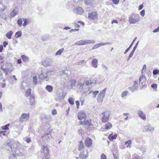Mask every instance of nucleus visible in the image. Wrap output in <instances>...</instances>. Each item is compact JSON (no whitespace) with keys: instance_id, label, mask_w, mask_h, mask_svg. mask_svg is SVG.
<instances>
[{"instance_id":"nucleus-21","label":"nucleus","mask_w":159,"mask_h":159,"mask_svg":"<svg viewBox=\"0 0 159 159\" xmlns=\"http://www.w3.org/2000/svg\"><path fill=\"white\" fill-rule=\"evenodd\" d=\"M88 156V154H84V152H82L79 154V157L81 159H86Z\"/></svg>"},{"instance_id":"nucleus-29","label":"nucleus","mask_w":159,"mask_h":159,"mask_svg":"<svg viewBox=\"0 0 159 159\" xmlns=\"http://www.w3.org/2000/svg\"><path fill=\"white\" fill-rule=\"evenodd\" d=\"M98 93L99 91L98 90H96L94 91H90L89 92V94L92 93L93 97L95 98L96 97V95L98 94Z\"/></svg>"},{"instance_id":"nucleus-56","label":"nucleus","mask_w":159,"mask_h":159,"mask_svg":"<svg viewBox=\"0 0 159 159\" xmlns=\"http://www.w3.org/2000/svg\"><path fill=\"white\" fill-rule=\"evenodd\" d=\"M31 89H29L26 92V94L28 95H30L31 94Z\"/></svg>"},{"instance_id":"nucleus-9","label":"nucleus","mask_w":159,"mask_h":159,"mask_svg":"<svg viewBox=\"0 0 159 159\" xmlns=\"http://www.w3.org/2000/svg\"><path fill=\"white\" fill-rule=\"evenodd\" d=\"M41 153L44 154V156H47L49 153V149L47 146H43L42 150H41Z\"/></svg>"},{"instance_id":"nucleus-38","label":"nucleus","mask_w":159,"mask_h":159,"mask_svg":"<svg viewBox=\"0 0 159 159\" xmlns=\"http://www.w3.org/2000/svg\"><path fill=\"white\" fill-rule=\"evenodd\" d=\"M92 0H85L84 2L87 5H90L93 3Z\"/></svg>"},{"instance_id":"nucleus-20","label":"nucleus","mask_w":159,"mask_h":159,"mask_svg":"<svg viewBox=\"0 0 159 159\" xmlns=\"http://www.w3.org/2000/svg\"><path fill=\"white\" fill-rule=\"evenodd\" d=\"M29 99L30 105H34L36 103L34 97L33 96H31Z\"/></svg>"},{"instance_id":"nucleus-40","label":"nucleus","mask_w":159,"mask_h":159,"mask_svg":"<svg viewBox=\"0 0 159 159\" xmlns=\"http://www.w3.org/2000/svg\"><path fill=\"white\" fill-rule=\"evenodd\" d=\"M22 19L23 20L24 23L23 24V26L24 27L28 23V21L26 18H22Z\"/></svg>"},{"instance_id":"nucleus-45","label":"nucleus","mask_w":159,"mask_h":159,"mask_svg":"<svg viewBox=\"0 0 159 159\" xmlns=\"http://www.w3.org/2000/svg\"><path fill=\"white\" fill-rule=\"evenodd\" d=\"M76 84L75 80H72L70 81V85L71 87L75 86Z\"/></svg>"},{"instance_id":"nucleus-27","label":"nucleus","mask_w":159,"mask_h":159,"mask_svg":"<svg viewBox=\"0 0 159 159\" xmlns=\"http://www.w3.org/2000/svg\"><path fill=\"white\" fill-rule=\"evenodd\" d=\"M7 8V6L4 5H3L2 3L0 1V11H4Z\"/></svg>"},{"instance_id":"nucleus-7","label":"nucleus","mask_w":159,"mask_h":159,"mask_svg":"<svg viewBox=\"0 0 159 159\" xmlns=\"http://www.w3.org/2000/svg\"><path fill=\"white\" fill-rule=\"evenodd\" d=\"M143 130L145 132H148L152 133L154 130V128L152 127L150 124H148L147 125L145 126Z\"/></svg>"},{"instance_id":"nucleus-61","label":"nucleus","mask_w":159,"mask_h":159,"mask_svg":"<svg viewBox=\"0 0 159 159\" xmlns=\"http://www.w3.org/2000/svg\"><path fill=\"white\" fill-rule=\"evenodd\" d=\"M157 87V85L156 84H153L151 85V87L154 89H156Z\"/></svg>"},{"instance_id":"nucleus-43","label":"nucleus","mask_w":159,"mask_h":159,"mask_svg":"<svg viewBox=\"0 0 159 159\" xmlns=\"http://www.w3.org/2000/svg\"><path fill=\"white\" fill-rule=\"evenodd\" d=\"M68 101L69 103L71 105H73L74 104V100L72 98H69Z\"/></svg>"},{"instance_id":"nucleus-48","label":"nucleus","mask_w":159,"mask_h":159,"mask_svg":"<svg viewBox=\"0 0 159 159\" xmlns=\"http://www.w3.org/2000/svg\"><path fill=\"white\" fill-rule=\"evenodd\" d=\"M131 143V141L130 140H129L125 143V144H127V147H130Z\"/></svg>"},{"instance_id":"nucleus-11","label":"nucleus","mask_w":159,"mask_h":159,"mask_svg":"<svg viewBox=\"0 0 159 159\" xmlns=\"http://www.w3.org/2000/svg\"><path fill=\"white\" fill-rule=\"evenodd\" d=\"M86 115L85 111H81L78 113V118L80 120L83 119L86 117Z\"/></svg>"},{"instance_id":"nucleus-60","label":"nucleus","mask_w":159,"mask_h":159,"mask_svg":"<svg viewBox=\"0 0 159 159\" xmlns=\"http://www.w3.org/2000/svg\"><path fill=\"white\" fill-rule=\"evenodd\" d=\"M52 114L53 115H55L57 114V111L56 109H53L52 111Z\"/></svg>"},{"instance_id":"nucleus-46","label":"nucleus","mask_w":159,"mask_h":159,"mask_svg":"<svg viewBox=\"0 0 159 159\" xmlns=\"http://www.w3.org/2000/svg\"><path fill=\"white\" fill-rule=\"evenodd\" d=\"M159 73V70L157 69H154L153 71V75H156Z\"/></svg>"},{"instance_id":"nucleus-33","label":"nucleus","mask_w":159,"mask_h":159,"mask_svg":"<svg viewBox=\"0 0 159 159\" xmlns=\"http://www.w3.org/2000/svg\"><path fill=\"white\" fill-rule=\"evenodd\" d=\"M112 127V125L111 123L110 122H108L105 125V129H107L111 128Z\"/></svg>"},{"instance_id":"nucleus-8","label":"nucleus","mask_w":159,"mask_h":159,"mask_svg":"<svg viewBox=\"0 0 159 159\" xmlns=\"http://www.w3.org/2000/svg\"><path fill=\"white\" fill-rule=\"evenodd\" d=\"M139 88V85L138 81H134L132 87L129 88L130 90L132 92H134L137 90Z\"/></svg>"},{"instance_id":"nucleus-1","label":"nucleus","mask_w":159,"mask_h":159,"mask_svg":"<svg viewBox=\"0 0 159 159\" xmlns=\"http://www.w3.org/2000/svg\"><path fill=\"white\" fill-rule=\"evenodd\" d=\"M139 20V16L137 14L132 13L129 17L128 21L130 24H135Z\"/></svg>"},{"instance_id":"nucleus-10","label":"nucleus","mask_w":159,"mask_h":159,"mask_svg":"<svg viewBox=\"0 0 159 159\" xmlns=\"http://www.w3.org/2000/svg\"><path fill=\"white\" fill-rule=\"evenodd\" d=\"M52 60L49 59H46L42 62V65L45 67L50 66L52 64Z\"/></svg>"},{"instance_id":"nucleus-12","label":"nucleus","mask_w":159,"mask_h":159,"mask_svg":"<svg viewBox=\"0 0 159 159\" xmlns=\"http://www.w3.org/2000/svg\"><path fill=\"white\" fill-rule=\"evenodd\" d=\"M92 144V139L89 138H87L85 141V146L88 148L90 147Z\"/></svg>"},{"instance_id":"nucleus-35","label":"nucleus","mask_w":159,"mask_h":159,"mask_svg":"<svg viewBox=\"0 0 159 159\" xmlns=\"http://www.w3.org/2000/svg\"><path fill=\"white\" fill-rule=\"evenodd\" d=\"M46 89L49 92H51L52 91L53 87L51 85H47L46 87Z\"/></svg>"},{"instance_id":"nucleus-53","label":"nucleus","mask_w":159,"mask_h":159,"mask_svg":"<svg viewBox=\"0 0 159 159\" xmlns=\"http://www.w3.org/2000/svg\"><path fill=\"white\" fill-rule=\"evenodd\" d=\"M113 2L115 4H117L119 2V0H112Z\"/></svg>"},{"instance_id":"nucleus-6","label":"nucleus","mask_w":159,"mask_h":159,"mask_svg":"<svg viewBox=\"0 0 159 159\" xmlns=\"http://www.w3.org/2000/svg\"><path fill=\"white\" fill-rule=\"evenodd\" d=\"M103 117L102 118V121L103 122L105 123L107 121L109 118V114L107 112H103L102 113Z\"/></svg>"},{"instance_id":"nucleus-16","label":"nucleus","mask_w":159,"mask_h":159,"mask_svg":"<svg viewBox=\"0 0 159 159\" xmlns=\"http://www.w3.org/2000/svg\"><path fill=\"white\" fill-rule=\"evenodd\" d=\"M137 113L139 117L143 120H146L145 115L142 111H138Z\"/></svg>"},{"instance_id":"nucleus-18","label":"nucleus","mask_w":159,"mask_h":159,"mask_svg":"<svg viewBox=\"0 0 159 159\" xmlns=\"http://www.w3.org/2000/svg\"><path fill=\"white\" fill-rule=\"evenodd\" d=\"M98 60L95 58H93L92 61V66L95 68L98 67Z\"/></svg>"},{"instance_id":"nucleus-49","label":"nucleus","mask_w":159,"mask_h":159,"mask_svg":"<svg viewBox=\"0 0 159 159\" xmlns=\"http://www.w3.org/2000/svg\"><path fill=\"white\" fill-rule=\"evenodd\" d=\"M100 47L102 46H104L106 45H110L111 44V42H107L106 43H99Z\"/></svg>"},{"instance_id":"nucleus-3","label":"nucleus","mask_w":159,"mask_h":159,"mask_svg":"<svg viewBox=\"0 0 159 159\" xmlns=\"http://www.w3.org/2000/svg\"><path fill=\"white\" fill-rule=\"evenodd\" d=\"M107 88H105L100 91L99 94L97 96V101L99 103H101L102 101L103 98H104Z\"/></svg>"},{"instance_id":"nucleus-41","label":"nucleus","mask_w":159,"mask_h":159,"mask_svg":"<svg viewBox=\"0 0 159 159\" xmlns=\"http://www.w3.org/2000/svg\"><path fill=\"white\" fill-rule=\"evenodd\" d=\"M22 19V18H20L17 21V23L20 27H21L22 25L23 22Z\"/></svg>"},{"instance_id":"nucleus-25","label":"nucleus","mask_w":159,"mask_h":159,"mask_svg":"<svg viewBox=\"0 0 159 159\" xmlns=\"http://www.w3.org/2000/svg\"><path fill=\"white\" fill-rule=\"evenodd\" d=\"M65 95H64L63 93H61L58 94L57 97V100H60L63 99L65 98Z\"/></svg>"},{"instance_id":"nucleus-30","label":"nucleus","mask_w":159,"mask_h":159,"mask_svg":"<svg viewBox=\"0 0 159 159\" xmlns=\"http://www.w3.org/2000/svg\"><path fill=\"white\" fill-rule=\"evenodd\" d=\"M4 11H0V17L4 20H6V15L3 12Z\"/></svg>"},{"instance_id":"nucleus-5","label":"nucleus","mask_w":159,"mask_h":159,"mask_svg":"<svg viewBox=\"0 0 159 159\" xmlns=\"http://www.w3.org/2000/svg\"><path fill=\"white\" fill-rule=\"evenodd\" d=\"M29 113L28 114L23 113L22 114L21 116L20 119V122H23L25 121H26L28 120L29 118Z\"/></svg>"},{"instance_id":"nucleus-32","label":"nucleus","mask_w":159,"mask_h":159,"mask_svg":"<svg viewBox=\"0 0 159 159\" xmlns=\"http://www.w3.org/2000/svg\"><path fill=\"white\" fill-rule=\"evenodd\" d=\"M91 119L89 120H87L86 121L84 122L83 125H87L88 126H89L91 125Z\"/></svg>"},{"instance_id":"nucleus-51","label":"nucleus","mask_w":159,"mask_h":159,"mask_svg":"<svg viewBox=\"0 0 159 159\" xmlns=\"http://www.w3.org/2000/svg\"><path fill=\"white\" fill-rule=\"evenodd\" d=\"M100 159H107V157L104 154L102 153L101 155Z\"/></svg>"},{"instance_id":"nucleus-54","label":"nucleus","mask_w":159,"mask_h":159,"mask_svg":"<svg viewBox=\"0 0 159 159\" xmlns=\"http://www.w3.org/2000/svg\"><path fill=\"white\" fill-rule=\"evenodd\" d=\"M139 42V41H138L137 42V43H136L134 47L133 50H134V51H135L137 48V47L138 46V45Z\"/></svg>"},{"instance_id":"nucleus-31","label":"nucleus","mask_w":159,"mask_h":159,"mask_svg":"<svg viewBox=\"0 0 159 159\" xmlns=\"http://www.w3.org/2000/svg\"><path fill=\"white\" fill-rule=\"evenodd\" d=\"M21 57L22 60L25 62H28L29 61V58L24 55H22Z\"/></svg>"},{"instance_id":"nucleus-13","label":"nucleus","mask_w":159,"mask_h":159,"mask_svg":"<svg viewBox=\"0 0 159 159\" xmlns=\"http://www.w3.org/2000/svg\"><path fill=\"white\" fill-rule=\"evenodd\" d=\"M42 138L46 141H48L50 139H52V137L50 134H46L43 135L42 136Z\"/></svg>"},{"instance_id":"nucleus-24","label":"nucleus","mask_w":159,"mask_h":159,"mask_svg":"<svg viewBox=\"0 0 159 159\" xmlns=\"http://www.w3.org/2000/svg\"><path fill=\"white\" fill-rule=\"evenodd\" d=\"M75 45H82L86 44L85 40H81L75 43Z\"/></svg>"},{"instance_id":"nucleus-59","label":"nucleus","mask_w":159,"mask_h":159,"mask_svg":"<svg viewBox=\"0 0 159 159\" xmlns=\"http://www.w3.org/2000/svg\"><path fill=\"white\" fill-rule=\"evenodd\" d=\"M3 70L5 73V75H8V72L7 71L6 68H2Z\"/></svg>"},{"instance_id":"nucleus-14","label":"nucleus","mask_w":159,"mask_h":159,"mask_svg":"<svg viewBox=\"0 0 159 159\" xmlns=\"http://www.w3.org/2000/svg\"><path fill=\"white\" fill-rule=\"evenodd\" d=\"M146 77L143 75H142L139 78V84L141 86L143 85V83L146 82Z\"/></svg>"},{"instance_id":"nucleus-34","label":"nucleus","mask_w":159,"mask_h":159,"mask_svg":"<svg viewBox=\"0 0 159 159\" xmlns=\"http://www.w3.org/2000/svg\"><path fill=\"white\" fill-rule=\"evenodd\" d=\"M22 35V32L20 31H18L15 33V37L16 38H18L21 36Z\"/></svg>"},{"instance_id":"nucleus-19","label":"nucleus","mask_w":159,"mask_h":159,"mask_svg":"<svg viewBox=\"0 0 159 159\" xmlns=\"http://www.w3.org/2000/svg\"><path fill=\"white\" fill-rule=\"evenodd\" d=\"M7 71L8 72V74H11L13 70V67L11 64H8L7 66L6 67Z\"/></svg>"},{"instance_id":"nucleus-55","label":"nucleus","mask_w":159,"mask_h":159,"mask_svg":"<svg viewBox=\"0 0 159 159\" xmlns=\"http://www.w3.org/2000/svg\"><path fill=\"white\" fill-rule=\"evenodd\" d=\"M102 66L105 71H106L108 69L107 66L104 64L102 65Z\"/></svg>"},{"instance_id":"nucleus-44","label":"nucleus","mask_w":159,"mask_h":159,"mask_svg":"<svg viewBox=\"0 0 159 159\" xmlns=\"http://www.w3.org/2000/svg\"><path fill=\"white\" fill-rule=\"evenodd\" d=\"M33 84L34 85H36L37 83V77L36 76H34L33 77Z\"/></svg>"},{"instance_id":"nucleus-37","label":"nucleus","mask_w":159,"mask_h":159,"mask_svg":"<svg viewBox=\"0 0 159 159\" xmlns=\"http://www.w3.org/2000/svg\"><path fill=\"white\" fill-rule=\"evenodd\" d=\"M64 48H62L61 49L57 51L55 53L56 56L59 55H61L62 52L64 51Z\"/></svg>"},{"instance_id":"nucleus-26","label":"nucleus","mask_w":159,"mask_h":159,"mask_svg":"<svg viewBox=\"0 0 159 159\" xmlns=\"http://www.w3.org/2000/svg\"><path fill=\"white\" fill-rule=\"evenodd\" d=\"M13 34V31H10L6 34V36L8 39H11V36Z\"/></svg>"},{"instance_id":"nucleus-23","label":"nucleus","mask_w":159,"mask_h":159,"mask_svg":"<svg viewBox=\"0 0 159 159\" xmlns=\"http://www.w3.org/2000/svg\"><path fill=\"white\" fill-rule=\"evenodd\" d=\"M117 134H115L114 135L112 134H111L108 137L109 139L111 141H113L114 139H116L117 137Z\"/></svg>"},{"instance_id":"nucleus-42","label":"nucleus","mask_w":159,"mask_h":159,"mask_svg":"<svg viewBox=\"0 0 159 159\" xmlns=\"http://www.w3.org/2000/svg\"><path fill=\"white\" fill-rule=\"evenodd\" d=\"M10 124H7L5 126L2 127V129L3 130H7L8 129V126L10 125Z\"/></svg>"},{"instance_id":"nucleus-2","label":"nucleus","mask_w":159,"mask_h":159,"mask_svg":"<svg viewBox=\"0 0 159 159\" xmlns=\"http://www.w3.org/2000/svg\"><path fill=\"white\" fill-rule=\"evenodd\" d=\"M6 149L16 152L17 148V145L15 141H11L7 144L6 146Z\"/></svg>"},{"instance_id":"nucleus-62","label":"nucleus","mask_w":159,"mask_h":159,"mask_svg":"<svg viewBox=\"0 0 159 159\" xmlns=\"http://www.w3.org/2000/svg\"><path fill=\"white\" fill-rule=\"evenodd\" d=\"M79 30V29H72L70 30V32L71 33H72V32H73V31H78Z\"/></svg>"},{"instance_id":"nucleus-63","label":"nucleus","mask_w":159,"mask_h":159,"mask_svg":"<svg viewBox=\"0 0 159 159\" xmlns=\"http://www.w3.org/2000/svg\"><path fill=\"white\" fill-rule=\"evenodd\" d=\"M134 50H133L131 51V53H130L129 55V57H132L133 56V54L134 53Z\"/></svg>"},{"instance_id":"nucleus-4","label":"nucleus","mask_w":159,"mask_h":159,"mask_svg":"<svg viewBox=\"0 0 159 159\" xmlns=\"http://www.w3.org/2000/svg\"><path fill=\"white\" fill-rule=\"evenodd\" d=\"M98 15L96 11L89 12L88 18L90 20H95L98 18Z\"/></svg>"},{"instance_id":"nucleus-22","label":"nucleus","mask_w":159,"mask_h":159,"mask_svg":"<svg viewBox=\"0 0 159 159\" xmlns=\"http://www.w3.org/2000/svg\"><path fill=\"white\" fill-rule=\"evenodd\" d=\"M137 37H136L134 38V39L133 40L132 42L131 43V44L129 46V47L128 48H127L125 50V51L124 53V54H126L130 50V48L132 47L133 43L134 42H135V40H136V39H137Z\"/></svg>"},{"instance_id":"nucleus-58","label":"nucleus","mask_w":159,"mask_h":159,"mask_svg":"<svg viewBox=\"0 0 159 159\" xmlns=\"http://www.w3.org/2000/svg\"><path fill=\"white\" fill-rule=\"evenodd\" d=\"M8 44V43L6 41H4L3 42V47H6V46Z\"/></svg>"},{"instance_id":"nucleus-28","label":"nucleus","mask_w":159,"mask_h":159,"mask_svg":"<svg viewBox=\"0 0 159 159\" xmlns=\"http://www.w3.org/2000/svg\"><path fill=\"white\" fill-rule=\"evenodd\" d=\"M17 13L18 11L16 10H13L11 12L10 16L11 17H13L17 15Z\"/></svg>"},{"instance_id":"nucleus-15","label":"nucleus","mask_w":159,"mask_h":159,"mask_svg":"<svg viewBox=\"0 0 159 159\" xmlns=\"http://www.w3.org/2000/svg\"><path fill=\"white\" fill-rule=\"evenodd\" d=\"M74 11H75L77 13L80 15L82 14L84 12L83 9L80 7L75 8L74 9Z\"/></svg>"},{"instance_id":"nucleus-50","label":"nucleus","mask_w":159,"mask_h":159,"mask_svg":"<svg viewBox=\"0 0 159 159\" xmlns=\"http://www.w3.org/2000/svg\"><path fill=\"white\" fill-rule=\"evenodd\" d=\"M128 93V92L127 91H124L121 94V97L123 98L124 97L126 96Z\"/></svg>"},{"instance_id":"nucleus-36","label":"nucleus","mask_w":159,"mask_h":159,"mask_svg":"<svg viewBox=\"0 0 159 159\" xmlns=\"http://www.w3.org/2000/svg\"><path fill=\"white\" fill-rule=\"evenodd\" d=\"M84 147V143L82 141H80V145L78 148V150L79 151H81Z\"/></svg>"},{"instance_id":"nucleus-52","label":"nucleus","mask_w":159,"mask_h":159,"mask_svg":"<svg viewBox=\"0 0 159 159\" xmlns=\"http://www.w3.org/2000/svg\"><path fill=\"white\" fill-rule=\"evenodd\" d=\"M140 14L142 16H144L145 15V10H143L140 12Z\"/></svg>"},{"instance_id":"nucleus-47","label":"nucleus","mask_w":159,"mask_h":159,"mask_svg":"<svg viewBox=\"0 0 159 159\" xmlns=\"http://www.w3.org/2000/svg\"><path fill=\"white\" fill-rule=\"evenodd\" d=\"M100 43H98L96 44L95 45H94L92 48V50H93L94 49H96V48H98L99 47H100Z\"/></svg>"},{"instance_id":"nucleus-17","label":"nucleus","mask_w":159,"mask_h":159,"mask_svg":"<svg viewBox=\"0 0 159 159\" xmlns=\"http://www.w3.org/2000/svg\"><path fill=\"white\" fill-rule=\"evenodd\" d=\"M48 76L47 73H42L38 76V78L42 80L45 79L47 78Z\"/></svg>"},{"instance_id":"nucleus-39","label":"nucleus","mask_w":159,"mask_h":159,"mask_svg":"<svg viewBox=\"0 0 159 159\" xmlns=\"http://www.w3.org/2000/svg\"><path fill=\"white\" fill-rule=\"evenodd\" d=\"M86 44L89 43H94L95 41L94 40H87L85 39Z\"/></svg>"},{"instance_id":"nucleus-57","label":"nucleus","mask_w":159,"mask_h":159,"mask_svg":"<svg viewBox=\"0 0 159 159\" xmlns=\"http://www.w3.org/2000/svg\"><path fill=\"white\" fill-rule=\"evenodd\" d=\"M159 31V26H158L156 29H154L152 32L153 33L157 32Z\"/></svg>"},{"instance_id":"nucleus-64","label":"nucleus","mask_w":159,"mask_h":159,"mask_svg":"<svg viewBox=\"0 0 159 159\" xmlns=\"http://www.w3.org/2000/svg\"><path fill=\"white\" fill-rule=\"evenodd\" d=\"M134 159H142L141 158L140 156L139 155H136L134 158Z\"/></svg>"}]
</instances>
